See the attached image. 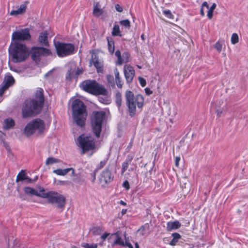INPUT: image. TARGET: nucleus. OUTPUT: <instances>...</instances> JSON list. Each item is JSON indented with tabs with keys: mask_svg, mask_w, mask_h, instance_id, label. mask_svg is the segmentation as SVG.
Listing matches in <instances>:
<instances>
[{
	"mask_svg": "<svg viewBox=\"0 0 248 248\" xmlns=\"http://www.w3.org/2000/svg\"><path fill=\"white\" fill-rule=\"evenodd\" d=\"M43 103V90L40 89L36 92L34 99L25 102L22 109L23 117H31L38 114L41 110Z\"/></svg>",
	"mask_w": 248,
	"mask_h": 248,
	"instance_id": "obj_1",
	"label": "nucleus"
},
{
	"mask_svg": "<svg viewBox=\"0 0 248 248\" xmlns=\"http://www.w3.org/2000/svg\"><path fill=\"white\" fill-rule=\"evenodd\" d=\"M9 56L14 62L25 61L29 56V50L25 44L12 42L9 48Z\"/></svg>",
	"mask_w": 248,
	"mask_h": 248,
	"instance_id": "obj_2",
	"label": "nucleus"
},
{
	"mask_svg": "<svg viewBox=\"0 0 248 248\" xmlns=\"http://www.w3.org/2000/svg\"><path fill=\"white\" fill-rule=\"evenodd\" d=\"M124 97L125 104L131 116L135 115L137 107L140 109L144 105V99L140 94L135 95L131 91L127 90L125 92Z\"/></svg>",
	"mask_w": 248,
	"mask_h": 248,
	"instance_id": "obj_3",
	"label": "nucleus"
},
{
	"mask_svg": "<svg viewBox=\"0 0 248 248\" xmlns=\"http://www.w3.org/2000/svg\"><path fill=\"white\" fill-rule=\"evenodd\" d=\"M80 88L84 91L93 95H107L108 91L104 85L95 80H86L80 85Z\"/></svg>",
	"mask_w": 248,
	"mask_h": 248,
	"instance_id": "obj_4",
	"label": "nucleus"
},
{
	"mask_svg": "<svg viewBox=\"0 0 248 248\" xmlns=\"http://www.w3.org/2000/svg\"><path fill=\"white\" fill-rule=\"evenodd\" d=\"M78 146L81 149L82 154L91 151V156L96 151L94 139L90 136L83 134L78 136Z\"/></svg>",
	"mask_w": 248,
	"mask_h": 248,
	"instance_id": "obj_5",
	"label": "nucleus"
},
{
	"mask_svg": "<svg viewBox=\"0 0 248 248\" xmlns=\"http://www.w3.org/2000/svg\"><path fill=\"white\" fill-rule=\"evenodd\" d=\"M42 198H47L48 202L51 204H56L59 208H63L65 204L66 198L62 194L57 192L50 191L44 193Z\"/></svg>",
	"mask_w": 248,
	"mask_h": 248,
	"instance_id": "obj_6",
	"label": "nucleus"
},
{
	"mask_svg": "<svg viewBox=\"0 0 248 248\" xmlns=\"http://www.w3.org/2000/svg\"><path fill=\"white\" fill-rule=\"evenodd\" d=\"M55 47L57 54L60 57L71 55L74 51V46L71 44L57 42L55 43Z\"/></svg>",
	"mask_w": 248,
	"mask_h": 248,
	"instance_id": "obj_7",
	"label": "nucleus"
},
{
	"mask_svg": "<svg viewBox=\"0 0 248 248\" xmlns=\"http://www.w3.org/2000/svg\"><path fill=\"white\" fill-rule=\"evenodd\" d=\"M113 179L114 175L109 167L103 170L98 176L99 182L103 187H105L107 185L111 183Z\"/></svg>",
	"mask_w": 248,
	"mask_h": 248,
	"instance_id": "obj_8",
	"label": "nucleus"
},
{
	"mask_svg": "<svg viewBox=\"0 0 248 248\" xmlns=\"http://www.w3.org/2000/svg\"><path fill=\"white\" fill-rule=\"evenodd\" d=\"M31 38L29 29L28 28L20 29L14 31L12 35L13 42L16 41H28Z\"/></svg>",
	"mask_w": 248,
	"mask_h": 248,
	"instance_id": "obj_9",
	"label": "nucleus"
},
{
	"mask_svg": "<svg viewBox=\"0 0 248 248\" xmlns=\"http://www.w3.org/2000/svg\"><path fill=\"white\" fill-rule=\"evenodd\" d=\"M50 53L49 50L42 47H33L31 51V58L36 62L39 61L42 56L48 55Z\"/></svg>",
	"mask_w": 248,
	"mask_h": 248,
	"instance_id": "obj_10",
	"label": "nucleus"
},
{
	"mask_svg": "<svg viewBox=\"0 0 248 248\" xmlns=\"http://www.w3.org/2000/svg\"><path fill=\"white\" fill-rule=\"evenodd\" d=\"M45 128V125H26L24 133L27 137L34 134H41Z\"/></svg>",
	"mask_w": 248,
	"mask_h": 248,
	"instance_id": "obj_11",
	"label": "nucleus"
},
{
	"mask_svg": "<svg viewBox=\"0 0 248 248\" xmlns=\"http://www.w3.org/2000/svg\"><path fill=\"white\" fill-rule=\"evenodd\" d=\"M78 77V66L76 62H71L69 64L68 69L66 75V79L68 81L75 80Z\"/></svg>",
	"mask_w": 248,
	"mask_h": 248,
	"instance_id": "obj_12",
	"label": "nucleus"
},
{
	"mask_svg": "<svg viewBox=\"0 0 248 248\" xmlns=\"http://www.w3.org/2000/svg\"><path fill=\"white\" fill-rule=\"evenodd\" d=\"M15 83V79L11 74L7 73L4 77V80L0 86V97H1L4 91L9 87Z\"/></svg>",
	"mask_w": 248,
	"mask_h": 248,
	"instance_id": "obj_13",
	"label": "nucleus"
},
{
	"mask_svg": "<svg viewBox=\"0 0 248 248\" xmlns=\"http://www.w3.org/2000/svg\"><path fill=\"white\" fill-rule=\"evenodd\" d=\"M107 116L103 111H95L92 113V120L94 124H103L107 122Z\"/></svg>",
	"mask_w": 248,
	"mask_h": 248,
	"instance_id": "obj_14",
	"label": "nucleus"
},
{
	"mask_svg": "<svg viewBox=\"0 0 248 248\" xmlns=\"http://www.w3.org/2000/svg\"><path fill=\"white\" fill-rule=\"evenodd\" d=\"M54 33L50 29L41 32L38 37V42L41 45L47 46L48 38H51Z\"/></svg>",
	"mask_w": 248,
	"mask_h": 248,
	"instance_id": "obj_15",
	"label": "nucleus"
},
{
	"mask_svg": "<svg viewBox=\"0 0 248 248\" xmlns=\"http://www.w3.org/2000/svg\"><path fill=\"white\" fill-rule=\"evenodd\" d=\"M69 110L72 112V116L76 124H78V98L74 97L69 103Z\"/></svg>",
	"mask_w": 248,
	"mask_h": 248,
	"instance_id": "obj_16",
	"label": "nucleus"
},
{
	"mask_svg": "<svg viewBox=\"0 0 248 248\" xmlns=\"http://www.w3.org/2000/svg\"><path fill=\"white\" fill-rule=\"evenodd\" d=\"M87 116L86 107L78 100V124H84Z\"/></svg>",
	"mask_w": 248,
	"mask_h": 248,
	"instance_id": "obj_17",
	"label": "nucleus"
},
{
	"mask_svg": "<svg viewBox=\"0 0 248 248\" xmlns=\"http://www.w3.org/2000/svg\"><path fill=\"white\" fill-rule=\"evenodd\" d=\"M124 71L126 82L130 83L135 76L134 68L129 64H126L124 66Z\"/></svg>",
	"mask_w": 248,
	"mask_h": 248,
	"instance_id": "obj_18",
	"label": "nucleus"
},
{
	"mask_svg": "<svg viewBox=\"0 0 248 248\" xmlns=\"http://www.w3.org/2000/svg\"><path fill=\"white\" fill-rule=\"evenodd\" d=\"M28 2L26 1L23 2L19 6H18L16 10H12L10 15L12 16H17L24 14L26 11Z\"/></svg>",
	"mask_w": 248,
	"mask_h": 248,
	"instance_id": "obj_19",
	"label": "nucleus"
},
{
	"mask_svg": "<svg viewBox=\"0 0 248 248\" xmlns=\"http://www.w3.org/2000/svg\"><path fill=\"white\" fill-rule=\"evenodd\" d=\"M24 192L28 195L30 196H36L37 197H40L42 198V196L44 194L45 189L42 188L39 192H38L33 188L30 187L29 186L25 187L24 188Z\"/></svg>",
	"mask_w": 248,
	"mask_h": 248,
	"instance_id": "obj_20",
	"label": "nucleus"
},
{
	"mask_svg": "<svg viewBox=\"0 0 248 248\" xmlns=\"http://www.w3.org/2000/svg\"><path fill=\"white\" fill-rule=\"evenodd\" d=\"M104 13L103 9L101 8L98 2H94L93 9V15L97 17L103 15Z\"/></svg>",
	"mask_w": 248,
	"mask_h": 248,
	"instance_id": "obj_21",
	"label": "nucleus"
},
{
	"mask_svg": "<svg viewBox=\"0 0 248 248\" xmlns=\"http://www.w3.org/2000/svg\"><path fill=\"white\" fill-rule=\"evenodd\" d=\"M181 226V223L178 220L169 221L167 223V230L171 231L172 230H177L180 228Z\"/></svg>",
	"mask_w": 248,
	"mask_h": 248,
	"instance_id": "obj_22",
	"label": "nucleus"
},
{
	"mask_svg": "<svg viewBox=\"0 0 248 248\" xmlns=\"http://www.w3.org/2000/svg\"><path fill=\"white\" fill-rule=\"evenodd\" d=\"M70 170H72V174L74 172V170L72 168H67L65 169H57L53 171V172L58 175L63 176L66 174Z\"/></svg>",
	"mask_w": 248,
	"mask_h": 248,
	"instance_id": "obj_23",
	"label": "nucleus"
},
{
	"mask_svg": "<svg viewBox=\"0 0 248 248\" xmlns=\"http://www.w3.org/2000/svg\"><path fill=\"white\" fill-rule=\"evenodd\" d=\"M114 75H115V82H116V84L117 87L119 88H122L123 87V83L122 80H121V79L120 77L119 72L117 69H116L114 70Z\"/></svg>",
	"mask_w": 248,
	"mask_h": 248,
	"instance_id": "obj_24",
	"label": "nucleus"
},
{
	"mask_svg": "<svg viewBox=\"0 0 248 248\" xmlns=\"http://www.w3.org/2000/svg\"><path fill=\"white\" fill-rule=\"evenodd\" d=\"M92 126V131L97 138H99L100 133L102 131V125H91Z\"/></svg>",
	"mask_w": 248,
	"mask_h": 248,
	"instance_id": "obj_25",
	"label": "nucleus"
},
{
	"mask_svg": "<svg viewBox=\"0 0 248 248\" xmlns=\"http://www.w3.org/2000/svg\"><path fill=\"white\" fill-rule=\"evenodd\" d=\"M172 236V240L170 241L169 244L171 246H175L178 240L181 238V235L178 232H174L171 234Z\"/></svg>",
	"mask_w": 248,
	"mask_h": 248,
	"instance_id": "obj_26",
	"label": "nucleus"
},
{
	"mask_svg": "<svg viewBox=\"0 0 248 248\" xmlns=\"http://www.w3.org/2000/svg\"><path fill=\"white\" fill-rule=\"evenodd\" d=\"M27 178V174L25 173L24 170H21L20 171V172L18 173L16 178V182H18L19 181H23L24 180H25Z\"/></svg>",
	"mask_w": 248,
	"mask_h": 248,
	"instance_id": "obj_27",
	"label": "nucleus"
},
{
	"mask_svg": "<svg viewBox=\"0 0 248 248\" xmlns=\"http://www.w3.org/2000/svg\"><path fill=\"white\" fill-rule=\"evenodd\" d=\"M90 231L93 235H98L103 231V230L102 227L94 226L92 228Z\"/></svg>",
	"mask_w": 248,
	"mask_h": 248,
	"instance_id": "obj_28",
	"label": "nucleus"
},
{
	"mask_svg": "<svg viewBox=\"0 0 248 248\" xmlns=\"http://www.w3.org/2000/svg\"><path fill=\"white\" fill-rule=\"evenodd\" d=\"M108 159V156H107L103 160L100 161V162L96 166V168L95 169V171H98L99 170L105 167V166L107 164Z\"/></svg>",
	"mask_w": 248,
	"mask_h": 248,
	"instance_id": "obj_29",
	"label": "nucleus"
},
{
	"mask_svg": "<svg viewBox=\"0 0 248 248\" xmlns=\"http://www.w3.org/2000/svg\"><path fill=\"white\" fill-rule=\"evenodd\" d=\"M108 44V49L110 54H113L114 51V42L112 39L107 38Z\"/></svg>",
	"mask_w": 248,
	"mask_h": 248,
	"instance_id": "obj_30",
	"label": "nucleus"
},
{
	"mask_svg": "<svg viewBox=\"0 0 248 248\" xmlns=\"http://www.w3.org/2000/svg\"><path fill=\"white\" fill-rule=\"evenodd\" d=\"M104 97H100L99 98V101L104 104H109L111 102V99L109 97L110 93L108 92V94L107 95H104Z\"/></svg>",
	"mask_w": 248,
	"mask_h": 248,
	"instance_id": "obj_31",
	"label": "nucleus"
},
{
	"mask_svg": "<svg viewBox=\"0 0 248 248\" xmlns=\"http://www.w3.org/2000/svg\"><path fill=\"white\" fill-rule=\"evenodd\" d=\"M228 111V108L226 106H223L222 108H219L216 109V113L218 116H221L225 114Z\"/></svg>",
	"mask_w": 248,
	"mask_h": 248,
	"instance_id": "obj_32",
	"label": "nucleus"
},
{
	"mask_svg": "<svg viewBox=\"0 0 248 248\" xmlns=\"http://www.w3.org/2000/svg\"><path fill=\"white\" fill-rule=\"evenodd\" d=\"M217 5L215 3H213L212 5L210 7L209 10L207 12V16L208 17L211 19L213 17V11L215 9Z\"/></svg>",
	"mask_w": 248,
	"mask_h": 248,
	"instance_id": "obj_33",
	"label": "nucleus"
},
{
	"mask_svg": "<svg viewBox=\"0 0 248 248\" xmlns=\"http://www.w3.org/2000/svg\"><path fill=\"white\" fill-rule=\"evenodd\" d=\"M112 34L113 36H122V34L120 33V27L118 25H115L113 26Z\"/></svg>",
	"mask_w": 248,
	"mask_h": 248,
	"instance_id": "obj_34",
	"label": "nucleus"
},
{
	"mask_svg": "<svg viewBox=\"0 0 248 248\" xmlns=\"http://www.w3.org/2000/svg\"><path fill=\"white\" fill-rule=\"evenodd\" d=\"M116 98V104L119 108L121 106L122 103V94L120 93H117L115 96Z\"/></svg>",
	"mask_w": 248,
	"mask_h": 248,
	"instance_id": "obj_35",
	"label": "nucleus"
},
{
	"mask_svg": "<svg viewBox=\"0 0 248 248\" xmlns=\"http://www.w3.org/2000/svg\"><path fill=\"white\" fill-rule=\"evenodd\" d=\"M98 72H102L103 70V65L98 61L96 60L93 63Z\"/></svg>",
	"mask_w": 248,
	"mask_h": 248,
	"instance_id": "obj_36",
	"label": "nucleus"
},
{
	"mask_svg": "<svg viewBox=\"0 0 248 248\" xmlns=\"http://www.w3.org/2000/svg\"><path fill=\"white\" fill-rule=\"evenodd\" d=\"M107 79L109 86L112 87V88H114L115 83L114 82L113 76L109 75H108L107 76Z\"/></svg>",
	"mask_w": 248,
	"mask_h": 248,
	"instance_id": "obj_37",
	"label": "nucleus"
},
{
	"mask_svg": "<svg viewBox=\"0 0 248 248\" xmlns=\"http://www.w3.org/2000/svg\"><path fill=\"white\" fill-rule=\"evenodd\" d=\"M124 241L123 240L122 238L117 235L116 239L114 242V244L118 245L124 247Z\"/></svg>",
	"mask_w": 248,
	"mask_h": 248,
	"instance_id": "obj_38",
	"label": "nucleus"
},
{
	"mask_svg": "<svg viewBox=\"0 0 248 248\" xmlns=\"http://www.w3.org/2000/svg\"><path fill=\"white\" fill-rule=\"evenodd\" d=\"M239 41V37L237 33H233L231 36V43L234 45L237 43Z\"/></svg>",
	"mask_w": 248,
	"mask_h": 248,
	"instance_id": "obj_39",
	"label": "nucleus"
},
{
	"mask_svg": "<svg viewBox=\"0 0 248 248\" xmlns=\"http://www.w3.org/2000/svg\"><path fill=\"white\" fill-rule=\"evenodd\" d=\"M120 24H121V25L127 29H129L130 27V22L129 20L128 19L121 20L120 22Z\"/></svg>",
	"mask_w": 248,
	"mask_h": 248,
	"instance_id": "obj_40",
	"label": "nucleus"
},
{
	"mask_svg": "<svg viewBox=\"0 0 248 248\" xmlns=\"http://www.w3.org/2000/svg\"><path fill=\"white\" fill-rule=\"evenodd\" d=\"M58 162V159L54 157H50L47 158L46 162V164L47 165L49 164H52L55 163H57Z\"/></svg>",
	"mask_w": 248,
	"mask_h": 248,
	"instance_id": "obj_41",
	"label": "nucleus"
},
{
	"mask_svg": "<svg viewBox=\"0 0 248 248\" xmlns=\"http://www.w3.org/2000/svg\"><path fill=\"white\" fill-rule=\"evenodd\" d=\"M163 13L166 16L170 19H173L174 18L173 15L171 14L170 11L169 10H164L163 11Z\"/></svg>",
	"mask_w": 248,
	"mask_h": 248,
	"instance_id": "obj_42",
	"label": "nucleus"
},
{
	"mask_svg": "<svg viewBox=\"0 0 248 248\" xmlns=\"http://www.w3.org/2000/svg\"><path fill=\"white\" fill-rule=\"evenodd\" d=\"M82 246L84 248H97V244H90L89 243H84V244L82 245Z\"/></svg>",
	"mask_w": 248,
	"mask_h": 248,
	"instance_id": "obj_43",
	"label": "nucleus"
},
{
	"mask_svg": "<svg viewBox=\"0 0 248 248\" xmlns=\"http://www.w3.org/2000/svg\"><path fill=\"white\" fill-rule=\"evenodd\" d=\"M124 247L127 246L129 248H134L133 246H132V245L130 242H129L128 241H126L124 243ZM135 248H140V246L139 245V244L137 242H136L135 243Z\"/></svg>",
	"mask_w": 248,
	"mask_h": 248,
	"instance_id": "obj_44",
	"label": "nucleus"
},
{
	"mask_svg": "<svg viewBox=\"0 0 248 248\" xmlns=\"http://www.w3.org/2000/svg\"><path fill=\"white\" fill-rule=\"evenodd\" d=\"M214 47L218 52H220L222 50V45L220 42L218 41L215 44Z\"/></svg>",
	"mask_w": 248,
	"mask_h": 248,
	"instance_id": "obj_45",
	"label": "nucleus"
},
{
	"mask_svg": "<svg viewBox=\"0 0 248 248\" xmlns=\"http://www.w3.org/2000/svg\"><path fill=\"white\" fill-rule=\"evenodd\" d=\"M129 165V163L125 162V161H124L122 163V170H121V172L122 173H124L127 170Z\"/></svg>",
	"mask_w": 248,
	"mask_h": 248,
	"instance_id": "obj_46",
	"label": "nucleus"
},
{
	"mask_svg": "<svg viewBox=\"0 0 248 248\" xmlns=\"http://www.w3.org/2000/svg\"><path fill=\"white\" fill-rule=\"evenodd\" d=\"M97 171L94 169L93 172L91 173V179L92 183H94L96 180V174Z\"/></svg>",
	"mask_w": 248,
	"mask_h": 248,
	"instance_id": "obj_47",
	"label": "nucleus"
},
{
	"mask_svg": "<svg viewBox=\"0 0 248 248\" xmlns=\"http://www.w3.org/2000/svg\"><path fill=\"white\" fill-rule=\"evenodd\" d=\"M123 186L125 188L126 190H128L130 189V185L127 180H125L123 183Z\"/></svg>",
	"mask_w": 248,
	"mask_h": 248,
	"instance_id": "obj_48",
	"label": "nucleus"
},
{
	"mask_svg": "<svg viewBox=\"0 0 248 248\" xmlns=\"http://www.w3.org/2000/svg\"><path fill=\"white\" fill-rule=\"evenodd\" d=\"M139 80L140 81V83L142 87H144L146 85V80L141 77H139Z\"/></svg>",
	"mask_w": 248,
	"mask_h": 248,
	"instance_id": "obj_49",
	"label": "nucleus"
},
{
	"mask_svg": "<svg viewBox=\"0 0 248 248\" xmlns=\"http://www.w3.org/2000/svg\"><path fill=\"white\" fill-rule=\"evenodd\" d=\"M133 155H127L126 159L124 161L130 164L131 163L132 160H133Z\"/></svg>",
	"mask_w": 248,
	"mask_h": 248,
	"instance_id": "obj_50",
	"label": "nucleus"
},
{
	"mask_svg": "<svg viewBox=\"0 0 248 248\" xmlns=\"http://www.w3.org/2000/svg\"><path fill=\"white\" fill-rule=\"evenodd\" d=\"M4 124H15V122L14 121V120L10 118H8L6 119H5L4 120Z\"/></svg>",
	"mask_w": 248,
	"mask_h": 248,
	"instance_id": "obj_51",
	"label": "nucleus"
},
{
	"mask_svg": "<svg viewBox=\"0 0 248 248\" xmlns=\"http://www.w3.org/2000/svg\"><path fill=\"white\" fill-rule=\"evenodd\" d=\"M115 9L119 12H122L123 10V7L118 4L115 5Z\"/></svg>",
	"mask_w": 248,
	"mask_h": 248,
	"instance_id": "obj_52",
	"label": "nucleus"
},
{
	"mask_svg": "<svg viewBox=\"0 0 248 248\" xmlns=\"http://www.w3.org/2000/svg\"><path fill=\"white\" fill-rule=\"evenodd\" d=\"M44 122H43L42 120L40 119H36L34 122L33 124H44Z\"/></svg>",
	"mask_w": 248,
	"mask_h": 248,
	"instance_id": "obj_53",
	"label": "nucleus"
},
{
	"mask_svg": "<svg viewBox=\"0 0 248 248\" xmlns=\"http://www.w3.org/2000/svg\"><path fill=\"white\" fill-rule=\"evenodd\" d=\"M109 235V233L105 232L103 234H102L101 236V239H102L104 241Z\"/></svg>",
	"mask_w": 248,
	"mask_h": 248,
	"instance_id": "obj_54",
	"label": "nucleus"
},
{
	"mask_svg": "<svg viewBox=\"0 0 248 248\" xmlns=\"http://www.w3.org/2000/svg\"><path fill=\"white\" fill-rule=\"evenodd\" d=\"M180 160V157L179 156H176L175 160V165L176 167L179 166V163Z\"/></svg>",
	"mask_w": 248,
	"mask_h": 248,
	"instance_id": "obj_55",
	"label": "nucleus"
},
{
	"mask_svg": "<svg viewBox=\"0 0 248 248\" xmlns=\"http://www.w3.org/2000/svg\"><path fill=\"white\" fill-rule=\"evenodd\" d=\"M117 58H118V61L117 62V64L118 65H122L123 64V63L124 62V61L122 59L121 56L120 57Z\"/></svg>",
	"mask_w": 248,
	"mask_h": 248,
	"instance_id": "obj_56",
	"label": "nucleus"
},
{
	"mask_svg": "<svg viewBox=\"0 0 248 248\" xmlns=\"http://www.w3.org/2000/svg\"><path fill=\"white\" fill-rule=\"evenodd\" d=\"M15 125H4L3 129L4 130H7L10 128H13Z\"/></svg>",
	"mask_w": 248,
	"mask_h": 248,
	"instance_id": "obj_57",
	"label": "nucleus"
},
{
	"mask_svg": "<svg viewBox=\"0 0 248 248\" xmlns=\"http://www.w3.org/2000/svg\"><path fill=\"white\" fill-rule=\"evenodd\" d=\"M145 92L147 95L151 94L153 93L152 91H151L149 88H146L145 89Z\"/></svg>",
	"mask_w": 248,
	"mask_h": 248,
	"instance_id": "obj_58",
	"label": "nucleus"
},
{
	"mask_svg": "<svg viewBox=\"0 0 248 248\" xmlns=\"http://www.w3.org/2000/svg\"><path fill=\"white\" fill-rule=\"evenodd\" d=\"M115 56L117 57V58H119L121 56V52L119 51V50H117L116 52H115Z\"/></svg>",
	"mask_w": 248,
	"mask_h": 248,
	"instance_id": "obj_59",
	"label": "nucleus"
},
{
	"mask_svg": "<svg viewBox=\"0 0 248 248\" xmlns=\"http://www.w3.org/2000/svg\"><path fill=\"white\" fill-rule=\"evenodd\" d=\"M206 7L207 8H209V5L206 1H204L202 4V7Z\"/></svg>",
	"mask_w": 248,
	"mask_h": 248,
	"instance_id": "obj_60",
	"label": "nucleus"
},
{
	"mask_svg": "<svg viewBox=\"0 0 248 248\" xmlns=\"http://www.w3.org/2000/svg\"><path fill=\"white\" fill-rule=\"evenodd\" d=\"M25 180H26V181L29 183H32L33 181L31 178H29L28 176L27 178L25 179Z\"/></svg>",
	"mask_w": 248,
	"mask_h": 248,
	"instance_id": "obj_61",
	"label": "nucleus"
},
{
	"mask_svg": "<svg viewBox=\"0 0 248 248\" xmlns=\"http://www.w3.org/2000/svg\"><path fill=\"white\" fill-rule=\"evenodd\" d=\"M127 209H123L121 211L122 215L123 216L125 215L127 212Z\"/></svg>",
	"mask_w": 248,
	"mask_h": 248,
	"instance_id": "obj_62",
	"label": "nucleus"
},
{
	"mask_svg": "<svg viewBox=\"0 0 248 248\" xmlns=\"http://www.w3.org/2000/svg\"><path fill=\"white\" fill-rule=\"evenodd\" d=\"M119 203L121 205H123L124 206H126L127 205L126 203L124 202V201H122V200H121L120 202H119Z\"/></svg>",
	"mask_w": 248,
	"mask_h": 248,
	"instance_id": "obj_63",
	"label": "nucleus"
},
{
	"mask_svg": "<svg viewBox=\"0 0 248 248\" xmlns=\"http://www.w3.org/2000/svg\"><path fill=\"white\" fill-rule=\"evenodd\" d=\"M200 13L202 16H204V13L202 7L201 8L200 10Z\"/></svg>",
	"mask_w": 248,
	"mask_h": 248,
	"instance_id": "obj_64",
	"label": "nucleus"
}]
</instances>
